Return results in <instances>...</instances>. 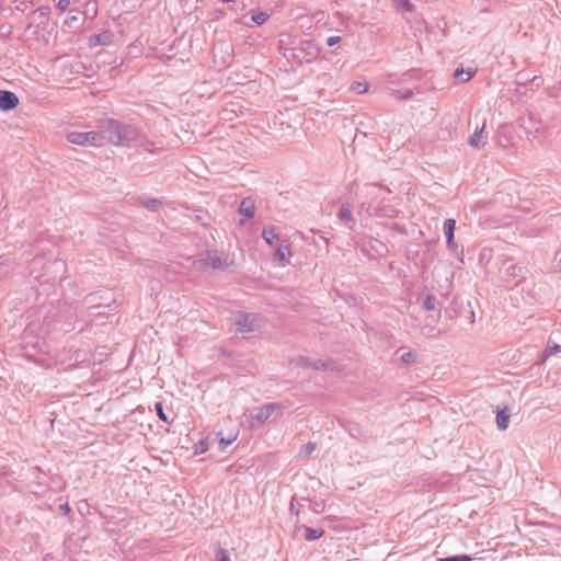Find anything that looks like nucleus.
I'll list each match as a JSON object with an SVG mask.
<instances>
[{
	"label": "nucleus",
	"instance_id": "nucleus-19",
	"mask_svg": "<svg viewBox=\"0 0 561 561\" xmlns=\"http://www.w3.org/2000/svg\"><path fill=\"white\" fill-rule=\"evenodd\" d=\"M390 94L397 100H408L413 96V91L409 88H404L399 90H392Z\"/></svg>",
	"mask_w": 561,
	"mask_h": 561
},
{
	"label": "nucleus",
	"instance_id": "nucleus-40",
	"mask_svg": "<svg viewBox=\"0 0 561 561\" xmlns=\"http://www.w3.org/2000/svg\"><path fill=\"white\" fill-rule=\"evenodd\" d=\"M49 12H50L49 7H41L36 11H34V13H38L41 16H46L49 14Z\"/></svg>",
	"mask_w": 561,
	"mask_h": 561
},
{
	"label": "nucleus",
	"instance_id": "nucleus-10",
	"mask_svg": "<svg viewBox=\"0 0 561 561\" xmlns=\"http://www.w3.org/2000/svg\"><path fill=\"white\" fill-rule=\"evenodd\" d=\"M456 228V220L455 219H446L444 221V233L447 241V247L449 250H455V242H454V233Z\"/></svg>",
	"mask_w": 561,
	"mask_h": 561
},
{
	"label": "nucleus",
	"instance_id": "nucleus-1",
	"mask_svg": "<svg viewBox=\"0 0 561 561\" xmlns=\"http://www.w3.org/2000/svg\"><path fill=\"white\" fill-rule=\"evenodd\" d=\"M138 131L131 125L107 119L102 125L101 138L115 146L125 145L137 138Z\"/></svg>",
	"mask_w": 561,
	"mask_h": 561
},
{
	"label": "nucleus",
	"instance_id": "nucleus-14",
	"mask_svg": "<svg viewBox=\"0 0 561 561\" xmlns=\"http://www.w3.org/2000/svg\"><path fill=\"white\" fill-rule=\"evenodd\" d=\"M113 35L110 32H102L90 38L92 45H108L112 41Z\"/></svg>",
	"mask_w": 561,
	"mask_h": 561
},
{
	"label": "nucleus",
	"instance_id": "nucleus-16",
	"mask_svg": "<svg viewBox=\"0 0 561 561\" xmlns=\"http://www.w3.org/2000/svg\"><path fill=\"white\" fill-rule=\"evenodd\" d=\"M302 529L305 530V539L307 541H313L319 538H321L324 534V530L322 528H310L308 526H302Z\"/></svg>",
	"mask_w": 561,
	"mask_h": 561
},
{
	"label": "nucleus",
	"instance_id": "nucleus-29",
	"mask_svg": "<svg viewBox=\"0 0 561 561\" xmlns=\"http://www.w3.org/2000/svg\"><path fill=\"white\" fill-rule=\"evenodd\" d=\"M154 409H156V412H157V415L159 416V419L165 423H170L167 414L164 413L163 411V404L162 402H156L154 404Z\"/></svg>",
	"mask_w": 561,
	"mask_h": 561
},
{
	"label": "nucleus",
	"instance_id": "nucleus-53",
	"mask_svg": "<svg viewBox=\"0 0 561 561\" xmlns=\"http://www.w3.org/2000/svg\"><path fill=\"white\" fill-rule=\"evenodd\" d=\"M30 273L33 275L35 273V268H32Z\"/></svg>",
	"mask_w": 561,
	"mask_h": 561
},
{
	"label": "nucleus",
	"instance_id": "nucleus-32",
	"mask_svg": "<svg viewBox=\"0 0 561 561\" xmlns=\"http://www.w3.org/2000/svg\"><path fill=\"white\" fill-rule=\"evenodd\" d=\"M150 146H152V144H139L138 147H137V151L139 153H142L145 151H148L150 153H156L158 151L157 148H150Z\"/></svg>",
	"mask_w": 561,
	"mask_h": 561
},
{
	"label": "nucleus",
	"instance_id": "nucleus-30",
	"mask_svg": "<svg viewBox=\"0 0 561 561\" xmlns=\"http://www.w3.org/2000/svg\"><path fill=\"white\" fill-rule=\"evenodd\" d=\"M472 558L468 554H458L451 557L440 558L439 561H471Z\"/></svg>",
	"mask_w": 561,
	"mask_h": 561
},
{
	"label": "nucleus",
	"instance_id": "nucleus-49",
	"mask_svg": "<svg viewBox=\"0 0 561 561\" xmlns=\"http://www.w3.org/2000/svg\"><path fill=\"white\" fill-rule=\"evenodd\" d=\"M436 332H438V331H437L435 328H431V329H430V333H431V334H434V333H436Z\"/></svg>",
	"mask_w": 561,
	"mask_h": 561
},
{
	"label": "nucleus",
	"instance_id": "nucleus-9",
	"mask_svg": "<svg viewBox=\"0 0 561 561\" xmlns=\"http://www.w3.org/2000/svg\"><path fill=\"white\" fill-rule=\"evenodd\" d=\"M419 301H421L422 307L427 311L436 310L438 307V301L435 295H433L428 289H423L419 297Z\"/></svg>",
	"mask_w": 561,
	"mask_h": 561
},
{
	"label": "nucleus",
	"instance_id": "nucleus-41",
	"mask_svg": "<svg viewBox=\"0 0 561 561\" xmlns=\"http://www.w3.org/2000/svg\"><path fill=\"white\" fill-rule=\"evenodd\" d=\"M401 7L407 11H411L413 9V4L409 0H401Z\"/></svg>",
	"mask_w": 561,
	"mask_h": 561
},
{
	"label": "nucleus",
	"instance_id": "nucleus-33",
	"mask_svg": "<svg viewBox=\"0 0 561 561\" xmlns=\"http://www.w3.org/2000/svg\"><path fill=\"white\" fill-rule=\"evenodd\" d=\"M324 507H325V504L323 501H312L311 502V511L313 513H317V514L321 513V512H323Z\"/></svg>",
	"mask_w": 561,
	"mask_h": 561
},
{
	"label": "nucleus",
	"instance_id": "nucleus-51",
	"mask_svg": "<svg viewBox=\"0 0 561 561\" xmlns=\"http://www.w3.org/2000/svg\"><path fill=\"white\" fill-rule=\"evenodd\" d=\"M222 2H234L236 0H221Z\"/></svg>",
	"mask_w": 561,
	"mask_h": 561
},
{
	"label": "nucleus",
	"instance_id": "nucleus-2",
	"mask_svg": "<svg viewBox=\"0 0 561 561\" xmlns=\"http://www.w3.org/2000/svg\"><path fill=\"white\" fill-rule=\"evenodd\" d=\"M228 255L217 250H206L194 260V267L198 271L222 270L228 267Z\"/></svg>",
	"mask_w": 561,
	"mask_h": 561
},
{
	"label": "nucleus",
	"instance_id": "nucleus-25",
	"mask_svg": "<svg viewBox=\"0 0 561 561\" xmlns=\"http://www.w3.org/2000/svg\"><path fill=\"white\" fill-rule=\"evenodd\" d=\"M332 366V362H325L322 359H312V369L313 370H327Z\"/></svg>",
	"mask_w": 561,
	"mask_h": 561
},
{
	"label": "nucleus",
	"instance_id": "nucleus-43",
	"mask_svg": "<svg viewBox=\"0 0 561 561\" xmlns=\"http://www.w3.org/2000/svg\"><path fill=\"white\" fill-rule=\"evenodd\" d=\"M26 8V3L24 1H20L16 5H15V10L18 11H24Z\"/></svg>",
	"mask_w": 561,
	"mask_h": 561
},
{
	"label": "nucleus",
	"instance_id": "nucleus-46",
	"mask_svg": "<svg viewBox=\"0 0 561 561\" xmlns=\"http://www.w3.org/2000/svg\"><path fill=\"white\" fill-rule=\"evenodd\" d=\"M42 262H43V257H35L33 260V265H39V264H42Z\"/></svg>",
	"mask_w": 561,
	"mask_h": 561
},
{
	"label": "nucleus",
	"instance_id": "nucleus-23",
	"mask_svg": "<svg viewBox=\"0 0 561 561\" xmlns=\"http://www.w3.org/2000/svg\"><path fill=\"white\" fill-rule=\"evenodd\" d=\"M559 352H560V345H558L556 342L549 341L548 345L546 347V351L543 353L541 363L545 362L549 356L554 355Z\"/></svg>",
	"mask_w": 561,
	"mask_h": 561
},
{
	"label": "nucleus",
	"instance_id": "nucleus-35",
	"mask_svg": "<svg viewBox=\"0 0 561 561\" xmlns=\"http://www.w3.org/2000/svg\"><path fill=\"white\" fill-rule=\"evenodd\" d=\"M290 512L294 513L297 517L299 516L300 504L295 497H293L290 501Z\"/></svg>",
	"mask_w": 561,
	"mask_h": 561
},
{
	"label": "nucleus",
	"instance_id": "nucleus-34",
	"mask_svg": "<svg viewBox=\"0 0 561 561\" xmlns=\"http://www.w3.org/2000/svg\"><path fill=\"white\" fill-rule=\"evenodd\" d=\"M216 558L217 561H229V552L226 549L219 548Z\"/></svg>",
	"mask_w": 561,
	"mask_h": 561
},
{
	"label": "nucleus",
	"instance_id": "nucleus-36",
	"mask_svg": "<svg viewBox=\"0 0 561 561\" xmlns=\"http://www.w3.org/2000/svg\"><path fill=\"white\" fill-rule=\"evenodd\" d=\"M45 268L46 270H48V268L64 270L65 268V264L61 261H54V262H50L48 264V266H46Z\"/></svg>",
	"mask_w": 561,
	"mask_h": 561
},
{
	"label": "nucleus",
	"instance_id": "nucleus-26",
	"mask_svg": "<svg viewBox=\"0 0 561 561\" xmlns=\"http://www.w3.org/2000/svg\"><path fill=\"white\" fill-rule=\"evenodd\" d=\"M316 449V444L312 442L307 443L299 453L300 458H308Z\"/></svg>",
	"mask_w": 561,
	"mask_h": 561
},
{
	"label": "nucleus",
	"instance_id": "nucleus-13",
	"mask_svg": "<svg viewBox=\"0 0 561 561\" xmlns=\"http://www.w3.org/2000/svg\"><path fill=\"white\" fill-rule=\"evenodd\" d=\"M262 238L266 241L270 247H274L278 241V233L275 227H265L262 231Z\"/></svg>",
	"mask_w": 561,
	"mask_h": 561
},
{
	"label": "nucleus",
	"instance_id": "nucleus-42",
	"mask_svg": "<svg viewBox=\"0 0 561 561\" xmlns=\"http://www.w3.org/2000/svg\"><path fill=\"white\" fill-rule=\"evenodd\" d=\"M394 214V210L393 209H382V211H377L376 215H381V216H388V217H392Z\"/></svg>",
	"mask_w": 561,
	"mask_h": 561
},
{
	"label": "nucleus",
	"instance_id": "nucleus-39",
	"mask_svg": "<svg viewBox=\"0 0 561 561\" xmlns=\"http://www.w3.org/2000/svg\"><path fill=\"white\" fill-rule=\"evenodd\" d=\"M340 42H341L340 36H330L327 39V45L331 47V46L339 44Z\"/></svg>",
	"mask_w": 561,
	"mask_h": 561
},
{
	"label": "nucleus",
	"instance_id": "nucleus-7",
	"mask_svg": "<svg viewBox=\"0 0 561 561\" xmlns=\"http://www.w3.org/2000/svg\"><path fill=\"white\" fill-rule=\"evenodd\" d=\"M19 105V98L15 93L1 90L0 91V110L8 112L14 110Z\"/></svg>",
	"mask_w": 561,
	"mask_h": 561
},
{
	"label": "nucleus",
	"instance_id": "nucleus-37",
	"mask_svg": "<svg viewBox=\"0 0 561 561\" xmlns=\"http://www.w3.org/2000/svg\"><path fill=\"white\" fill-rule=\"evenodd\" d=\"M69 4H70V0H58L56 3V7L60 11H65L68 9Z\"/></svg>",
	"mask_w": 561,
	"mask_h": 561
},
{
	"label": "nucleus",
	"instance_id": "nucleus-48",
	"mask_svg": "<svg viewBox=\"0 0 561 561\" xmlns=\"http://www.w3.org/2000/svg\"><path fill=\"white\" fill-rule=\"evenodd\" d=\"M87 299H89L92 302L94 300V295H89Z\"/></svg>",
	"mask_w": 561,
	"mask_h": 561
},
{
	"label": "nucleus",
	"instance_id": "nucleus-44",
	"mask_svg": "<svg viewBox=\"0 0 561 561\" xmlns=\"http://www.w3.org/2000/svg\"><path fill=\"white\" fill-rule=\"evenodd\" d=\"M198 449H199V450H198V453L203 454V453H205V451L207 450V447H206V445L202 442V443H201V445H199V447H198Z\"/></svg>",
	"mask_w": 561,
	"mask_h": 561
},
{
	"label": "nucleus",
	"instance_id": "nucleus-20",
	"mask_svg": "<svg viewBox=\"0 0 561 561\" xmlns=\"http://www.w3.org/2000/svg\"><path fill=\"white\" fill-rule=\"evenodd\" d=\"M290 253L289 247L285 244H280L275 251V259L284 265L286 261V255Z\"/></svg>",
	"mask_w": 561,
	"mask_h": 561
},
{
	"label": "nucleus",
	"instance_id": "nucleus-27",
	"mask_svg": "<svg viewBox=\"0 0 561 561\" xmlns=\"http://www.w3.org/2000/svg\"><path fill=\"white\" fill-rule=\"evenodd\" d=\"M218 436H220V439H219V449L221 451H225L226 448L231 445L236 438H237V435H233V436H230L229 438H225L221 436V433H218Z\"/></svg>",
	"mask_w": 561,
	"mask_h": 561
},
{
	"label": "nucleus",
	"instance_id": "nucleus-21",
	"mask_svg": "<svg viewBox=\"0 0 561 561\" xmlns=\"http://www.w3.org/2000/svg\"><path fill=\"white\" fill-rule=\"evenodd\" d=\"M290 363L301 368L312 369V358L306 356H298L291 359Z\"/></svg>",
	"mask_w": 561,
	"mask_h": 561
},
{
	"label": "nucleus",
	"instance_id": "nucleus-6",
	"mask_svg": "<svg viewBox=\"0 0 561 561\" xmlns=\"http://www.w3.org/2000/svg\"><path fill=\"white\" fill-rule=\"evenodd\" d=\"M522 273V267L517 266L513 259L504 260L500 274L503 280L510 283Z\"/></svg>",
	"mask_w": 561,
	"mask_h": 561
},
{
	"label": "nucleus",
	"instance_id": "nucleus-22",
	"mask_svg": "<svg viewBox=\"0 0 561 561\" xmlns=\"http://www.w3.org/2000/svg\"><path fill=\"white\" fill-rule=\"evenodd\" d=\"M474 73H476L474 71H470V70L466 71L462 68H460V69H456L454 77L456 79H458L460 82H467L474 76Z\"/></svg>",
	"mask_w": 561,
	"mask_h": 561
},
{
	"label": "nucleus",
	"instance_id": "nucleus-50",
	"mask_svg": "<svg viewBox=\"0 0 561 561\" xmlns=\"http://www.w3.org/2000/svg\"><path fill=\"white\" fill-rule=\"evenodd\" d=\"M44 276H45V275H35L34 277H35L36 279H38V280H39V279H41L42 277H44Z\"/></svg>",
	"mask_w": 561,
	"mask_h": 561
},
{
	"label": "nucleus",
	"instance_id": "nucleus-52",
	"mask_svg": "<svg viewBox=\"0 0 561 561\" xmlns=\"http://www.w3.org/2000/svg\"><path fill=\"white\" fill-rule=\"evenodd\" d=\"M77 20L76 16L70 18V22H75Z\"/></svg>",
	"mask_w": 561,
	"mask_h": 561
},
{
	"label": "nucleus",
	"instance_id": "nucleus-31",
	"mask_svg": "<svg viewBox=\"0 0 561 561\" xmlns=\"http://www.w3.org/2000/svg\"><path fill=\"white\" fill-rule=\"evenodd\" d=\"M353 87H354V89H356V90H357V92H358L359 94H363V93H365V92H367V91H368V89H369V83H368V82H366V81H363V82H354Z\"/></svg>",
	"mask_w": 561,
	"mask_h": 561
},
{
	"label": "nucleus",
	"instance_id": "nucleus-47",
	"mask_svg": "<svg viewBox=\"0 0 561 561\" xmlns=\"http://www.w3.org/2000/svg\"><path fill=\"white\" fill-rule=\"evenodd\" d=\"M8 264H9V260H7V259H5V260H2V261L0 262V268H2L3 266H5V265H8Z\"/></svg>",
	"mask_w": 561,
	"mask_h": 561
},
{
	"label": "nucleus",
	"instance_id": "nucleus-45",
	"mask_svg": "<svg viewBox=\"0 0 561 561\" xmlns=\"http://www.w3.org/2000/svg\"><path fill=\"white\" fill-rule=\"evenodd\" d=\"M60 510L64 511L66 514L70 512V507L68 504L60 505Z\"/></svg>",
	"mask_w": 561,
	"mask_h": 561
},
{
	"label": "nucleus",
	"instance_id": "nucleus-4",
	"mask_svg": "<svg viewBox=\"0 0 561 561\" xmlns=\"http://www.w3.org/2000/svg\"><path fill=\"white\" fill-rule=\"evenodd\" d=\"M101 135L95 131H71L67 135V140L80 146H99Z\"/></svg>",
	"mask_w": 561,
	"mask_h": 561
},
{
	"label": "nucleus",
	"instance_id": "nucleus-24",
	"mask_svg": "<svg viewBox=\"0 0 561 561\" xmlns=\"http://www.w3.org/2000/svg\"><path fill=\"white\" fill-rule=\"evenodd\" d=\"M142 205L151 211H158L162 202L156 198H148L142 202Z\"/></svg>",
	"mask_w": 561,
	"mask_h": 561
},
{
	"label": "nucleus",
	"instance_id": "nucleus-8",
	"mask_svg": "<svg viewBox=\"0 0 561 561\" xmlns=\"http://www.w3.org/2000/svg\"><path fill=\"white\" fill-rule=\"evenodd\" d=\"M280 409L279 403H268L264 407L260 408L255 414H252V421H255L260 424H263L266 422L271 415L276 411Z\"/></svg>",
	"mask_w": 561,
	"mask_h": 561
},
{
	"label": "nucleus",
	"instance_id": "nucleus-17",
	"mask_svg": "<svg viewBox=\"0 0 561 561\" xmlns=\"http://www.w3.org/2000/svg\"><path fill=\"white\" fill-rule=\"evenodd\" d=\"M510 414L505 410H501L496 415V425L501 431H505L508 427Z\"/></svg>",
	"mask_w": 561,
	"mask_h": 561
},
{
	"label": "nucleus",
	"instance_id": "nucleus-5",
	"mask_svg": "<svg viewBox=\"0 0 561 561\" xmlns=\"http://www.w3.org/2000/svg\"><path fill=\"white\" fill-rule=\"evenodd\" d=\"M520 127L524 129L527 139H533L542 131L541 122L537 121L533 114L522 117Z\"/></svg>",
	"mask_w": 561,
	"mask_h": 561
},
{
	"label": "nucleus",
	"instance_id": "nucleus-38",
	"mask_svg": "<svg viewBox=\"0 0 561 561\" xmlns=\"http://www.w3.org/2000/svg\"><path fill=\"white\" fill-rule=\"evenodd\" d=\"M100 308H103V309H105V308H110V309H111V305H110V304H107V305H105V306H101V305H92V306L90 307V309H91V314H98V316L103 314V312H102V311L93 312L94 310H98V309H100Z\"/></svg>",
	"mask_w": 561,
	"mask_h": 561
},
{
	"label": "nucleus",
	"instance_id": "nucleus-12",
	"mask_svg": "<svg viewBox=\"0 0 561 561\" xmlns=\"http://www.w3.org/2000/svg\"><path fill=\"white\" fill-rule=\"evenodd\" d=\"M485 127V123H483L480 130H477L473 135L469 137V145L473 148L480 149L486 142V137L483 136V130Z\"/></svg>",
	"mask_w": 561,
	"mask_h": 561
},
{
	"label": "nucleus",
	"instance_id": "nucleus-28",
	"mask_svg": "<svg viewBox=\"0 0 561 561\" xmlns=\"http://www.w3.org/2000/svg\"><path fill=\"white\" fill-rule=\"evenodd\" d=\"M267 19L268 14L263 11H257L252 14V21L257 25L263 24Z\"/></svg>",
	"mask_w": 561,
	"mask_h": 561
},
{
	"label": "nucleus",
	"instance_id": "nucleus-3",
	"mask_svg": "<svg viewBox=\"0 0 561 561\" xmlns=\"http://www.w3.org/2000/svg\"><path fill=\"white\" fill-rule=\"evenodd\" d=\"M236 331L240 333H255L260 330L259 319L253 313H239L234 320Z\"/></svg>",
	"mask_w": 561,
	"mask_h": 561
},
{
	"label": "nucleus",
	"instance_id": "nucleus-11",
	"mask_svg": "<svg viewBox=\"0 0 561 561\" xmlns=\"http://www.w3.org/2000/svg\"><path fill=\"white\" fill-rule=\"evenodd\" d=\"M239 213L247 218H252L255 213L254 202L250 198H243L239 206Z\"/></svg>",
	"mask_w": 561,
	"mask_h": 561
},
{
	"label": "nucleus",
	"instance_id": "nucleus-18",
	"mask_svg": "<svg viewBox=\"0 0 561 561\" xmlns=\"http://www.w3.org/2000/svg\"><path fill=\"white\" fill-rule=\"evenodd\" d=\"M401 352H402V354L400 355V360L404 365H410V364L415 362V359H416V353L415 352H412V351L403 352V348H399L397 351V354H399Z\"/></svg>",
	"mask_w": 561,
	"mask_h": 561
},
{
	"label": "nucleus",
	"instance_id": "nucleus-54",
	"mask_svg": "<svg viewBox=\"0 0 561 561\" xmlns=\"http://www.w3.org/2000/svg\"><path fill=\"white\" fill-rule=\"evenodd\" d=\"M559 262H560V264H561V255H560Z\"/></svg>",
	"mask_w": 561,
	"mask_h": 561
},
{
	"label": "nucleus",
	"instance_id": "nucleus-15",
	"mask_svg": "<svg viewBox=\"0 0 561 561\" xmlns=\"http://www.w3.org/2000/svg\"><path fill=\"white\" fill-rule=\"evenodd\" d=\"M353 208L350 204H343L339 211V219L345 224L353 222Z\"/></svg>",
	"mask_w": 561,
	"mask_h": 561
}]
</instances>
